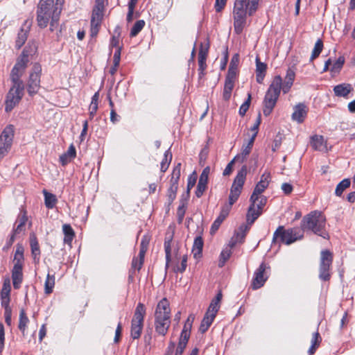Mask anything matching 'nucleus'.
Listing matches in <instances>:
<instances>
[{
  "mask_svg": "<svg viewBox=\"0 0 355 355\" xmlns=\"http://www.w3.org/2000/svg\"><path fill=\"white\" fill-rule=\"evenodd\" d=\"M63 1L57 0L54 4L53 0H40L37 12V24L40 28L46 27L50 19L51 31H53L57 27Z\"/></svg>",
  "mask_w": 355,
  "mask_h": 355,
  "instance_id": "1",
  "label": "nucleus"
},
{
  "mask_svg": "<svg viewBox=\"0 0 355 355\" xmlns=\"http://www.w3.org/2000/svg\"><path fill=\"white\" fill-rule=\"evenodd\" d=\"M17 67H13L10 73L12 86L5 99V111L7 113L19 105L24 94V85L21 80L24 72L18 71Z\"/></svg>",
  "mask_w": 355,
  "mask_h": 355,
  "instance_id": "2",
  "label": "nucleus"
},
{
  "mask_svg": "<svg viewBox=\"0 0 355 355\" xmlns=\"http://www.w3.org/2000/svg\"><path fill=\"white\" fill-rule=\"evenodd\" d=\"M292 85L293 84L285 81L283 83L282 78L280 76H275L266 92L263 101V113L265 116L270 115L272 112L279 98L281 90L282 89L283 92L286 94L289 92Z\"/></svg>",
  "mask_w": 355,
  "mask_h": 355,
  "instance_id": "3",
  "label": "nucleus"
},
{
  "mask_svg": "<svg viewBox=\"0 0 355 355\" xmlns=\"http://www.w3.org/2000/svg\"><path fill=\"white\" fill-rule=\"evenodd\" d=\"M326 218L320 211H313L306 215L301 223V230L304 232L309 230L324 239H327L329 234L325 230Z\"/></svg>",
  "mask_w": 355,
  "mask_h": 355,
  "instance_id": "4",
  "label": "nucleus"
},
{
  "mask_svg": "<svg viewBox=\"0 0 355 355\" xmlns=\"http://www.w3.org/2000/svg\"><path fill=\"white\" fill-rule=\"evenodd\" d=\"M171 325V309L166 298L161 300L155 312V331L162 336H165Z\"/></svg>",
  "mask_w": 355,
  "mask_h": 355,
  "instance_id": "5",
  "label": "nucleus"
},
{
  "mask_svg": "<svg viewBox=\"0 0 355 355\" xmlns=\"http://www.w3.org/2000/svg\"><path fill=\"white\" fill-rule=\"evenodd\" d=\"M248 0H236L233 10L234 29L236 34H241L246 24L247 14L249 15Z\"/></svg>",
  "mask_w": 355,
  "mask_h": 355,
  "instance_id": "6",
  "label": "nucleus"
},
{
  "mask_svg": "<svg viewBox=\"0 0 355 355\" xmlns=\"http://www.w3.org/2000/svg\"><path fill=\"white\" fill-rule=\"evenodd\" d=\"M304 237L302 230L300 228H289L285 230L283 226H279L273 234L272 244L279 243L286 245H291L297 240H300Z\"/></svg>",
  "mask_w": 355,
  "mask_h": 355,
  "instance_id": "7",
  "label": "nucleus"
},
{
  "mask_svg": "<svg viewBox=\"0 0 355 355\" xmlns=\"http://www.w3.org/2000/svg\"><path fill=\"white\" fill-rule=\"evenodd\" d=\"M145 314L146 308L144 304L140 302L138 303L131 321L130 336L132 338L138 339L140 337L144 327Z\"/></svg>",
  "mask_w": 355,
  "mask_h": 355,
  "instance_id": "8",
  "label": "nucleus"
},
{
  "mask_svg": "<svg viewBox=\"0 0 355 355\" xmlns=\"http://www.w3.org/2000/svg\"><path fill=\"white\" fill-rule=\"evenodd\" d=\"M103 0H96L91 18L90 36L92 37H95L98 33L103 18Z\"/></svg>",
  "mask_w": 355,
  "mask_h": 355,
  "instance_id": "9",
  "label": "nucleus"
},
{
  "mask_svg": "<svg viewBox=\"0 0 355 355\" xmlns=\"http://www.w3.org/2000/svg\"><path fill=\"white\" fill-rule=\"evenodd\" d=\"M266 186L259 182L256 184L254 191L250 196L251 205L248 208L247 214V220L248 223H253L255 220L260 216V212L255 211V203L259 200V196L265 191Z\"/></svg>",
  "mask_w": 355,
  "mask_h": 355,
  "instance_id": "10",
  "label": "nucleus"
},
{
  "mask_svg": "<svg viewBox=\"0 0 355 355\" xmlns=\"http://www.w3.org/2000/svg\"><path fill=\"white\" fill-rule=\"evenodd\" d=\"M332 261V254L329 250L322 251L319 268V278L320 280L326 282L330 279V268Z\"/></svg>",
  "mask_w": 355,
  "mask_h": 355,
  "instance_id": "11",
  "label": "nucleus"
},
{
  "mask_svg": "<svg viewBox=\"0 0 355 355\" xmlns=\"http://www.w3.org/2000/svg\"><path fill=\"white\" fill-rule=\"evenodd\" d=\"M14 137V128L10 125L6 127L0 136V160L10 150Z\"/></svg>",
  "mask_w": 355,
  "mask_h": 355,
  "instance_id": "12",
  "label": "nucleus"
},
{
  "mask_svg": "<svg viewBox=\"0 0 355 355\" xmlns=\"http://www.w3.org/2000/svg\"><path fill=\"white\" fill-rule=\"evenodd\" d=\"M41 71V66L39 64H35L33 67L32 71L29 75L27 83L28 92L30 96H33L36 94L40 88Z\"/></svg>",
  "mask_w": 355,
  "mask_h": 355,
  "instance_id": "13",
  "label": "nucleus"
},
{
  "mask_svg": "<svg viewBox=\"0 0 355 355\" xmlns=\"http://www.w3.org/2000/svg\"><path fill=\"white\" fill-rule=\"evenodd\" d=\"M37 51V45L35 42H29L28 45L24 48L20 58L17 60L13 67H17L18 71L21 72L25 71L28 62V57L34 54Z\"/></svg>",
  "mask_w": 355,
  "mask_h": 355,
  "instance_id": "14",
  "label": "nucleus"
},
{
  "mask_svg": "<svg viewBox=\"0 0 355 355\" xmlns=\"http://www.w3.org/2000/svg\"><path fill=\"white\" fill-rule=\"evenodd\" d=\"M266 269H270V267L267 266L264 262H262L255 270L252 282V287L254 290L262 287L268 279V277L266 273Z\"/></svg>",
  "mask_w": 355,
  "mask_h": 355,
  "instance_id": "15",
  "label": "nucleus"
},
{
  "mask_svg": "<svg viewBox=\"0 0 355 355\" xmlns=\"http://www.w3.org/2000/svg\"><path fill=\"white\" fill-rule=\"evenodd\" d=\"M293 110L294 111L291 116L292 119L298 123H302L304 121L308 112L306 105L304 103H298L293 107Z\"/></svg>",
  "mask_w": 355,
  "mask_h": 355,
  "instance_id": "16",
  "label": "nucleus"
},
{
  "mask_svg": "<svg viewBox=\"0 0 355 355\" xmlns=\"http://www.w3.org/2000/svg\"><path fill=\"white\" fill-rule=\"evenodd\" d=\"M31 24L27 21L21 26L20 31L17 34V37L15 42V46L17 49H20L25 43L28 38Z\"/></svg>",
  "mask_w": 355,
  "mask_h": 355,
  "instance_id": "17",
  "label": "nucleus"
},
{
  "mask_svg": "<svg viewBox=\"0 0 355 355\" xmlns=\"http://www.w3.org/2000/svg\"><path fill=\"white\" fill-rule=\"evenodd\" d=\"M27 220L28 217L26 214V212L20 214L16 220V223L14 226L12 233L16 236L24 234L26 231V224Z\"/></svg>",
  "mask_w": 355,
  "mask_h": 355,
  "instance_id": "18",
  "label": "nucleus"
},
{
  "mask_svg": "<svg viewBox=\"0 0 355 355\" xmlns=\"http://www.w3.org/2000/svg\"><path fill=\"white\" fill-rule=\"evenodd\" d=\"M353 87L348 83H341L334 87V92L336 96L347 98L349 93L353 91Z\"/></svg>",
  "mask_w": 355,
  "mask_h": 355,
  "instance_id": "19",
  "label": "nucleus"
},
{
  "mask_svg": "<svg viewBox=\"0 0 355 355\" xmlns=\"http://www.w3.org/2000/svg\"><path fill=\"white\" fill-rule=\"evenodd\" d=\"M248 169L246 166H243L242 168L237 173L234 178L232 187H234L242 191L243 184L245 183Z\"/></svg>",
  "mask_w": 355,
  "mask_h": 355,
  "instance_id": "20",
  "label": "nucleus"
},
{
  "mask_svg": "<svg viewBox=\"0 0 355 355\" xmlns=\"http://www.w3.org/2000/svg\"><path fill=\"white\" fill-rule=\"evenodd\" d=\"M247 230L248 228L246 226H241L239 227V232H236L229 242L230 248H234L237 243H241L243 242Z\"/></svg>",
  "mask_w": 355,
  "mask_h": 355,
  "instance_id": "21",
  "label": "nucleus"
},
{
  "mask_svg": "<svg viewBox=\"0 0 355 355\" xmlns=\"http://www.w3.org/2000/svg\"><path fill=\"white\" fill-rule=\"evenodd\" d=\"M229 212H230L229 207H223L222 209L219 216L214 221V223L211 227L210 232L211 234H215L216 232L218 230L221 223L223 222V220L225 219V218L228 216Z\"/></svg>",
  "mask_w": 355,
  "mask_h": 355,
  "instance_id": "22",
  "label": "nucleus"
},
{
  "mask_svg": "<svg viewBox=\"0 0 355 355\" xmlns=\"http://www.w3.org/2000/svg\"><path fill=\"white\" fill-rule=\"evenodd\" d=\"M76 156V150L73 144H71L67 151L60 157V162L64 166L71 162Z\"/></svg>",
  "mask_w": 355,
  "mask_h": 355,
  "instance_id": "23",
  "label": "nucleus"
},
{
  "mask_svg": "<svg viewBox=\"0 0 355 355\" xmlns=\"http://www.w3.org/2000/svg\"><path fill=\"white\" fill-rule=\"evenodd\" d=\"M24 247L21 244H17L16 246V251L14 255L13 268H23L24 263Z\"/></svg>",
  "mask_w": 355,
  "mask_h": 355,
  "instance_id": "24",
  "label": "nucleus"
},
{
  "mask_svg": "<svg viewBox=\"0 0 355 355\" xmlns=\"http://www.w3.org/2000/svg\"><path fill=\"white\" fill-rule=\"evenodd\" d=\"M23 268H12V279L13 287L15 289L19 288L23 280V273H22Z\"/></svg>",
  "mask_w": 355,
  "mask_h": 355,
  "instance_id": "25",
  "label": "nucleus"
},
{
  "mask_svg": "<svg viewBox=\"0 0 355 355\" xmlns=\"http://www.w3.org/2000/svg\"><path fill=\"white\" fill-rule=\"evenodd\" d=\"M30 245L31 248V254L35 263L39 262L40 250L37 238L35 235H31L30 238Z\"/></svg>",
  "mask_w": 355,
  "mask_h": 355,
  "instance_id": "26",
  "label": "nucleus"
},
{
  "mask_svg": "<svg viewBox=\"0 0 355 355\" xmlns=\"http://www.w3.org/2000/svg\"><path fill=\"white\" fill-rule=\"evenodd\" d=\"M173 240V235L166 234L164 239V251L166 254V269L168 268L169 263L171 257V243Z\"/></svg>",
  "mask_w": 355,
  "mask_h": 355,
  "instance_id": "27",
  "label": "nucleus"
},
{
  "mask_svg": "<svg viewBox=\"0 0 355 355\" xmlns=\"http://www.w3.org/2000/svg\"><path fill=\"white\" fill-rule=\"evenodd\" d=\"M194 318L192 315H189L186 320L182 332L180 334V338H182L183 340H189L191 334V330L192 327V324L193 322Z\"/></svg>",
  "mask_w": 355,
  "mask_h": 355,
  "instance_id": "28",
  "label": "nucleus"
},
{
  "mask_svg": "<svg viewBox=\"0 0 355 355\" xmlns=\"http://www.w3.org/2000/svg\"><path fill=\"white\" fill-rule=\"evenodd\" d=\"M311 145L315 150L322 151L325 147V142L323 136L313 135L311 138Z\"/></svg>",
  "mask_w": 355,
  "mask_h": 355,
  "instance_id": "29",
  "label": "nucleus"
},
{
  "mask_svg": "<svg viewBox=\"0 0 355 355\" xmlns=\"http://www.w3.org/2000/svg\"><path fill=\"white\" fill-rule=\"evenodd\" d=\"M42 192H43V194L44 196L45 206L48 209H53L58 202V199H57L55 195H54L51 193H49V191H47L45 189H44Z\"/></svg>",
  "mask_w": 355,
  "mask_h": 355,
  "instance_id": "30",
  "label": "nucleus"
},
{
  "mask_svg": "<svg viewBox=\"0 0 355 355\" xmlns=\"http://www.w3.org/2000/svg\"><path fill=\"white\" fill-rule=\"evenodd\" d=\"M62 232L64 233V243L71 245L74 236L75 232L69 224H64L62 225Z\"/></svg>",
  "mask_w": 355,
  "mask_h": 355,
  "instance_id": "31",
  "label": "nucleus"
},
{
  "mask_svg": "<svg viewBox=\"0 0 355 355\" xmlns=\"http://www.w3.org/2000/svg\"><path fill=\"white\" fill-rule=\"evenodd\" d=\"M28 322L29 319L26 315L25 310L21 309L19 312L18 328L24 335L25 334Z\"/></svg>",
  "mask_w": 355,
  "mask_h": 355,
  "instance_id": "32",
  "label": "nucleus"
},
{
  "mask_svg": "<svg viewBox=\"0 0 355 355\" xmlns=\"http://www.w3.org/2000/svg\"><path fill=\"white\" fill-rule=\"evenodd\" d=\"M203 248V240L200 236H196L193 241L192 252L195 258L200 257Z\"/></svg>",
  "mask_w": 355,
  "mask_h": 355,
  "instance_id": "33",
  "label": "nucleus"
},
{
  "mask_svg": "<svg viewBox=\"0 0 355 355\" xmlns=\"http://www.w3.org/2000/svg\"><path fill=\"white\" fill-rule=\"evenodd\" d=\"M99 98V92H96L92 96L91 103L89 107V119L92 120L95 116L98 110V103Z\"/></svg>",
  "mask_w": 355,
  "mask_h": 355,
  "instance_id": "34",
  "label": "nucleus"
},
{
  "mask_svg": "<svg viewBox=\"0 0 355 355\" xmlns=\"http://www.w3.org/2000/svg\"><path fill=\"white\" fill-rule=\"evenodd\" d=\"M55 286V275L47 274L46 278L44 282V293L46 295H49L53 292Z\"/></svg>",
  "mask_w": 355,
  "mask_h": 355,
  "instance_id": "35",
  "label": "nucleus"
},
{
  "mask_svg": "<svg viewBox=\"0 0 355 355\" xmlns=\"http://www.w3.org/2000/svg\"><path fill=\"white\" fill-rule=\"evenodd\" d=\"M214 318H215L214 317L205 313V315L201 322V324H200V326L199 328V331L202 334H204L205 331H207L208 330V329L209 328V327L211 326V324H212Z\"/></svg>",
  "mask_w": 355,
  "mask_h": 355,
  "instance_id": "36",
  "label": "nucleus"
},
{
  "mask_svg": "<svg viewBox=\"0 0 355 355\" xmlns=\"http://www.w3.org/2000/svg\"><path fill=\"white\" fill-rule=\"evenodd\" d=\"M234 87V82L225 80V85H224V89H223V98L225 101H229L232 92Z\"/></svg>",
  "mask_w": 355,
  "mask_h": 355,
  "instance_id": "37",
  "label": "nucleus"
},
{
  "mask_svg": "<svg viewBox=\"0 0 355 355\" xmlns=\"http://www.w3.org/2000/svg\"><path fill=\"white\" fill-rule=\"evenodd\" d=\"M241 191L234 187H231L230 193L229 196V205L224 207H229V211L231 209L232 205L238 200Z\"/></svg>",
  "mask_w": 355,
  "mask_h": 355,
  "instance_id": "38",
  "label": "nucleus"
},
{
  "mask_svg": "<svg viewBox=\"0 0 355 355\" xmlns=\"http://www.w3.org/2000/svg\"><path fill=\"white\" fill-rule=\"evenodd\" d=\"M172 159V154L170 151V149L165 151L164 155V158L162 159V161L161 162V171L164 173L168 169L169 164L171 163V161Z\"/></svg>",
  "mask_w": 355,
  "mask_h": 355,
  "instance_id": "39",
  "label": "nucleus"
},
{
  "mask_svg": "<svg viewBox=\"0 0 355 355\" xmlns=\"http://www.w3.org/2000/svg\"><path fill=\"white\" fill-rule=\"evenodd\" d=\"M350 180L345 178L340 182L336 186L335 194L337 196H341L343 191L350 186Z\"/></svg>",
  "mask_w": 355,
  "mask_h": 355,
  "instance_id": "40",
  "label": "nucleus"
},
{
  "mask_svg": "<svg viewBox=\"0 0 355 355\" xmlns=\"http://www.w3.org/2000/svg\"><path fill=\"white\" fill-rule=\"evenodd\" d=\"M323 49V42L322 41L319 39L316 41L314 48L313 49L310 60L313 61L314 59H315L317 57L319 56L320 53L322 52Z\"/></svg>",
  "mask_w": 355,
  "mask_h": 355,
  "instance_id": "41",
  "label": "nucleus"
},
{
  "mask_svg": "<svg viewBox=\"0 0 355 355\" xmlns=\"http://www.w3.org/2000/svg\"><path fill=\"white\" fill-rule=\"evenodd\" d=\"M145 21L143 19L138 20L135 22L131 28L130 35L133 37H135L144 27Z\"/></svg>",
  "mask_w": 355,
  "mask_h": 355,
  "instance_id": "42",
  "label": "nucleus"
},
{
  "mask_svg": "<svg viewBox=\"0 0 355 355\" xmlns=\"http://www.w3.org/2000/svg\"><path fill=\"white\" fill-rule=\"evenodd\" d=\"M345 63V58L343 56H340L336 61L333 64L330 71L331 73H338L343 64Z\"/></svg>",
  "mask_w": 355,
  "mask_h": 355,
  "instance_id": "43",
  "label": "nucleus"
},
{
  "mask_svg": "<svg viewBox=\"0 0 355 355\" xmlns=\"http://www.w3.org/2000/svg\"><path fill=\"white\" fill-rule=\"evenodd\" d=\"M231 253V250L228 248L224 249L221 252L218 263L219 267H223L225 265L226 261L230 258Z\"/></svg>",
  "mask_w": 355,
  "mask_h": 355,
  "instance_id": "44",
  "label": "nucleus"
},
{
  "mask_svg": "<svg viewBox=\"0 0 355 355\" xmlns=\"http://www.w3.org/2000/svg\"><path fill=\"white\" fill-rule=\"evenodd\" d=\"M219 307L220 306L218 302L211 300L206 314L210 315L215 318L219 309Z\"/></svg>",
  "mask_w": 355,
  "mask_h": 355,
  "instance_id": "45",
  "label": "nucleus"
},
{
  "mask_svg": "<svg viewBox=\"0 0 355 355\" xmlns=\"http://www.w3.org/2000/svg\"><path fill=\"white\" fill-rule=\"evenodd\" d=\"M206 60L207 58L203 57V55L198 56V71L200 78L205 75V70L207 67Z\"/></svg>",
  "mask_w": 355,
  "mask_h": 355,
  "instance_id": "46",
  "label": "nucleus"
},
{
  "mask_svg": "<svg viewBox=\"0 0 355 355\" xmlns=\"http://www.w3.org/2000/svg\"><path fill=\"white\" fill-rule=\"evenodd\" d=\"M187 266V255L184 254L181 261L180 266H177L173 268L175 272L182 273L186 270Z\"/></svg>",
  "mask_w": 355,
  "mask_h": 355,
  "instance_id": "47",
  "label": "nucleus"
},
{
  "mask_svg": "<svg viewBox=\"0 0 355 355\" xmlns=\"http://www.w3.org/2000/svg\"><path fill=\"white\" fill-rule=\"evenodd\" d=\"M267 202V198L263 196H259V200L255 203V211L260 212L261 214L262 209L265 206Z\"/></svg>",
  "mask_w": 355,
  "mask_h": 355,
  "instance_id": "48",
  "label": "nucleus"
},
{
  "mask_svg": "<svg viewBox=\"0 0 355 355\" xmlns=\"http://www.w3.org/2000/svg\"><path fill=\"white\" fill-rule=\"evenodd\" d=\"M250 101H251V94L250 93H248V98L246 99V101L241 105L240 108H239V114L241 116H244L246 113V112L249 109V107H250Z\"/></svg>",
  "mask_w": 355,
  "mask_h": 355,
  "instance_id": "49",
  "label": "nucleus"
},
{
  "mask_svg": "<svg viewBox=\"0 0 355 355\" xmlns=\"http://www.w3.org/2000/svg\"><path fill=\"white\" fill-rule=\"evenodd\" d=\"M187 340H183L182 338H179V342L178 344L177 349L175 352V355H182L188 343Z\"/></svg>",
  "mask_w": 355,
  "mask_h": 355,
  "instance_id": "50",
  "label": "nucleus"
},
{
  "mask_svg": "<svg viewBox=\"0 0 355 355\" xmlns=\"http://www.w3.org/2000/svg\"><path fill=\"white\" fill-rule=\"evenodd\" d=\"M10 291H11L10 281V279L8 278V279H5V281L3 282L2 289L1 291V296H10Z\"/></svg>",
  "mask_w": 355,
  "mask_h": 355,
  "instance_id": "51",
  "label": "nucleus"
},
{
  "mask_svg": "<svg viewBox=\"0 0 355 355\" xmlns=\"http://www.w3.org/2000/svg\"><path fill=\"white\" fill-rule=\"evenodd\" d=\"M236 161H240L239 155H236L231 162H230L227 164V165L226 166V167L224 169L223 173V175L224 176L229 175L232 173L233 165Z\"/></svg>",
  "mask_w": 355,
  "mask_h": 355,
  "instance_id": "52",
  "label": "nucleus"
},
{
  "mask_svg": "<svg viewBox=\"0 0 355 355\" xmlns=\"http://www.w3.org/2000/svg\"><path fill=\"white\" fill-rule=\"evenodd\" d=\"M118 29H119V28H116L115 35H114L110 40V49H112L114 47L116 49L118 46H119V43L120 32H118Z\"/></svg>",
  "mask_w": 355,
  "mask_h": 355,
  "instance_id": "53",
  "label": "nucleus"
},
{
  "mask_svg": "<svg viewBox=\"0 0 355 355\" xmlns=\"http://www.w3.org/2000/svg\"><path fill=\"white\" fill-rule=\"evenodd\" d=\"M252 147L251 146H250L247 144L243 146L241 154L239 155L240 156V162H243L245 160V159L246 158V157L250 154V153L252 150Z\"/></svg>",
  "mask_w": 355,
  "mask_h": 355,
  "instance_id": "54",
  "label": "nucleus"
},
{
  "mask_svg": "<svg viewBox=\"0 0 355 355\" xmlns=\"http://www.w3.org/2000/svg\"><path fill=\"white\" fill-rule=\"evenodd\" d=\"M209 172L210 168L209 166L205 167L200 175L198 182L207 184Z\"/></svg>",
  "mask_w": 355,
  "mask_h": 355,
  "instance_id": "55",
  "label": "nucleus"
},
{
  "mask_svg": "<svg viewBox=\"0 0 355 355\" xmlns=\"http://www.w3.org/2000/svg\"><path fill=\"white\" fill-rule=\"evenodd\" d=\"M237 74V69L232 67H229L225 80L234 82Z\"/></svg>",
  "mask_w": 355,
  "mask_h": 355,
  "instance_id": "56",
  "label": "nucleus"
},
{
  "mask_svg": "<svg viewBox=\"0 0 355 355\" xmlns=\"http://www.w3.org/2000/svg\"><path fill=\"white\" fill-rule=\"evenodd\" d=\"M178 189V187L171 186L168 188L167 196L169 203H171L175 199Z\"/></svg>",
  "mask_w": 355,
  "mask_h": 355,
  "instance_id": "57",
  "label": "nucleus"
},
{
  "mask_svg": "<svg viewBox=\"0 0 355 355\" xmlns=\"http://www.w3.org/2000/svg\"><path fill=\"white\" fill-rule=\"evenodd\" d=\"M267 66L265 63L260 62L258 58H256V73H265Z\"/></svg>",
  "mask_w": 355,
  "mask_h": 355,
  "instance_id": "58",
  "label": "nucleus"
},
{
  "mask_svg": "<svg viewBox=\"0 0 355 355\" xmlns=\"http://www.w3.org/2000/svg\"><path fill=\"white\" fill-rule=\"evenodd\" d=\"M249 15H252L258 8L259 0H248Z\"/></svg>",
  "mask_w": 355,
  "mask_h": 355,
  "instance_id": "59",
  "label": "nucleus"
},
{
  "mask_svg": "<svg viewBox=\"0 0 355 355\" xmlns=\"http://www.w3.org/2000/svg\"><path fill=\"white\" fill-rule=\"evenodd\" d=\"M10 296H1V305L5 311L12 310L10 306Z\"/></svg>",
  "mask_w": 355,
  "mask_h": 355,
  "instance_id": "60",
  "label": "nucleus"
},
{
  "mask_svg": "<svg viewBox=\"0 0 355 355\" xmlns=\"http://www.w3.org/2000/svg\"><path fill=\"white\" fill-rule=\"evenodd\" d=\"M207 184L200 182H198L197 189L196 191V196L198 198H200L202 196L203 193L207 189Z\"/></svg>",
  "mask_w": 355,
  "mask_h": 355,
  "instance_id": "61",
  "label": "nucleus"
},
{
  "mask_svg": "<svg viewBox=\"0 0 355 355\" xmlns=\"http://www.w3.org/2000/svg\"><path fill=\"white\" fill-rule=\"evenodd\" d=\"M209 48V44L207 42V44H200V48L198 53V56L203 55V57L206 58L207 57L208 51Z\"/></svg>",
  "mask_w": 355,
  "mask_h": 355,
  "instance_id": "62",
  "label": "nucleus"
},
{
  "mask_svg": "<svg viewBox=\"0 0 355 355\" xmlns=\"http://www.w3.org/2000/svg\"><path fill=\"white\" fill-rule=\"evenodd\" d=\"M270 173L269 172L266 171L261 176V180L259 182L268 187L270 182Z\"/></svg>",
  "mask_w": 355,
  "mask_h": 355,
  "instance_id": "63",
  "label": "nucleus"
},
{
  "mask_svg": "<svg viewBox=\"0 0 355 355\" xmlns=\"http://www.w3.org/2000/svg\"><path fill=\"white\" fill-rule=\"evenodd\" d=\"M295 77V71L293 69L289 68L286 71L285 82L293 84Z\"/></svg>",
  "mask_w": 355,
  "mask_h": 355,
  "instance_id": "64",
  "label": "nucleus"
}]
</instances>
